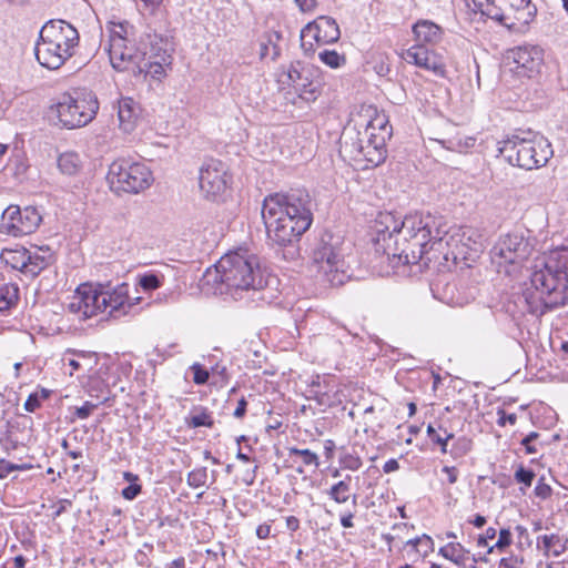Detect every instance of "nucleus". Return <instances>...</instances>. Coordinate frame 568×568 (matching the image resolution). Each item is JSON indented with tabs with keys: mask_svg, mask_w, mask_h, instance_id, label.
Here are the masks:
<instances>
[{
	"mask_svg": "<svg viewBox=\"0 0 568 568\" xmlns=\"http://www.w3.org/2000/svg\"><path fill=\"white\" fill-rule=\"evenodd\" d=\"M448 231L442 217L416 212L403 219L393 213H381L375 221L373 245L375 252L386 255L395 266H425L443 255L448 260Z\"/></svg>",
	"mask_w": 568,
	"mask_h": 568,
	"instance_id": "f257e3e1",
	"label": "nucleus"
},
{
	"mask_svg": "<svg viewBox=\"0 0 568 568\" xmlns=\"http://www.w3.org/2000/svg\"><path fill=\"white\" fill-rule=\"evenodd\" d=\"M129 29L132 27L128 22H120L110 32L105 51L113 69L128 71L144 79L148 75L154 80L164 78L165 68H171L173 60V48L169 38L155 32H145L132 43L128 39Z\"/></svg>",
	"mask_w": 568,
	"mask_h": 568,
	"instance_id": "f03ea898",
	"label": "nucleus"
},
{
	"mask_svg": "<svg viewBox=\"0 0 568 568\" xmlns=\"http://www.w3.org/2000/svg\"><path fill=\"white\" fill-rule=\"evenodd\" d=\"M315 207L316 203L304 189L268 194L262 205L268 241L281 247L300 241L313 223Z\"/></svg>",
	"mask_w": 568,
	"mask_h": 568,
	"instance_id": "7ed1b4c3",
	"label": "nucleus"
},
{
	"mask_svg": "<svg viewBox=\"0 0 568 568\" xmlns=\"http://www.w3.org/2000/svg\"><path fill=\"white\" fill-rule=\"evenodd\" d=\"M202 278V287L212 286L215 295L242 300L245 293L257 292L268 285L260 267L258 258L247 251L230 252L222 256Z\"/></svg>",
	"mask_w": 568,
	"mask_h": 568,
	"instance_id": "20e7f679",
	"label": "nucleus"
},
{
	"mask_svg": "<svg viewBox=\"0 0 568 568\" xmlns=\"http://www.w3.org/2000/svg\"><path fill=\"white\" fill-rule=\"evenodd\" d=\"M535 291L547 307L568 303V246L535 257Z\"/></svg>",
	"mask_w": 568,
	"mask_h": 568,
	"instance_id": "39448f33",
	"label": "nucleus"
},
{
	"mask_svg": "<svg viewBox=\"0 0 568 568\" xmlns=\"http://www.w3.org/2000/svg\"><path fill=\"white\" fill-rule=\"evenodd\" d=\"M347 248L345 237L341 232L324 230L314 241L313 263L318 266L332 286L343 285L351 277L345 270Z\"/></svg>",
	"mask_w": 568,
	"mask_h": 568,
	"instance_id": "423d86ee",
	"label": "nucleus"
},
{
	"mask_svg": "<svg viewBox=\"0 0 568 568\" xmlns=\"http://www.w3.org/2000/svg\"><path fill=\"white\" fill-rule=\"evenodd\" d=\"M54 108L61 125L72 130L87 125L95 118L99 101L92 91L74 89L63 93Z\"/></svg>",
	"mask_w": 568,
	"mask_h": 568,
	"instance_id": "0eeeda50",
	"label": "nucleus"
},
{
	"mask_svg": "<svg viewBox=\"0 0 568 568\" xmlns=\"http://www.w3.org/2000/svg\"><path fill=\"white\" fill-rule=\"evenodd\" d=\"M108 182L112 191L138 194L151 186L153 175L151 170L140 162L121 159L111 163Z\"/></svg>",
	"mask_w": 568,
	"mask_h": 568,
	"instance_id": "6e6552de",
	"label": "nucleus"
},
{
	"mask_svg": "<svg viewBox=\"0 0 568 568\" xmlns=\"http://www.w3.org/2000/svg\"><path fill=\"white\" fill-rule=\"evenodd\" d=\"M392 134L393 128L385 116H378L368 122L364 130L366 141L363 149L362 161H366L373 166L382 164L387 156L386 141L390 139Z\"/></svg>",
	"mask_w": 568,
	"mask_h": 568,
	"instance_id": "1a4fd4ad",
	"label": "nucleus"
},
{
	"mask_svg": "<svg viewBox=\"0 0 568 568\" xmlns=\"http://www.w3.org/2000/svg\"><path fill=\"white\" fill-rule=\"evenodd\" d=\"M532 252V246L524 236L518 234H508L501 237L490 250L494 263L501 266L503 264L518 265L529 270L526 265L528 257Z\"/></svg>",
	"mask_w": 568,
	"mask_h": 568,
	"instance_id": "9d476101",
	"label": "nucleus"
},
{
	"mask_svg": "<svg viewBox=\"0 0 568 568\" xmlns=\"http://www.w3.org/2000/svg\"><path fill=\"white\" fill-rule=\"evenodd\" d=\"M42 221L36 207L8 206L1 216L0 233L20 237L33 233Z\"/></svg>",
	"mask_w": 568,
	"mask_h": 568,
	"instance_id": "9b49d317",
	"label": "nucleus"
},
{
	"mask_svg": "<svg viewBox=\"0 0 568 568\" xmlns=\"http://www.w3.org/2000/svg\"><path fill=\"white\" fill-rule=\"evenodd\" d=\"M277 82L282 88L292 87L297 98L305 102H314L318 97L317 87L312 79V70L301 61L292 62L287 70L278 75Z\"/></svg>",
	"mask_w": 568,
	"mask_h": 568,
	"instance_id": "f8f14e48",
	"label": "nucleus"
},
{
	"mask_svg": "<svg viewBox=\"0 0 568 568\" xmlns=\"http://www.w3.org/2000/svg\"><path fill=\"white\" fill-rule=\"evenodd\" d=\"M227 183L226 166L222 161L209 159L203 162L199 172V185L206 199L215 201L226 191Z\"/></svg>",
	"mask_w": 568,
	"mask_h": 568,
	"instance_id": "ddd939ff",
	"label": "nucleus"
},
{
	"mask_svg": "<svg viewBox=\"0 0 568 568\" xmlns=\"http://www.w3.org/2000/svg\"><path fill=\"white\" fill-rule=\"evenodd\" d=\"M68 308L71 313L78 314L82 320H88L99 313H104L105 297L101 295L100 282L95 285H80Z\"/></svg>",
	"mask_w": 568,
	"mask_h": 568,
	"instance_id": "4468645a",
	"label": "nucleus"
},
{
	"mask_svg": "<svg viewBox=\"0 0 568 568\" xmlns=\"http://www.w3.org/2000/svg\"><path fill=\"white\" fill-rule=\"evenodd\" d=\"M101 295L105 297V312L113 318H120L130 313L134 307L139 297L132 300L129 296V285L119 283L112 285L111 281L100 282Z\"/></svg>",
	"mask_w": 568,
	"mask_h": 568,
	"instance_id": "2eb2a0df",
	"label": "nucleus"
},
{
	"mask_svg": "<svg viewBox=\"0 0 568 568\" xmlns=\"http://www.w3.org/2000/svg\"><path fill=\"white\" fill-rule=\"evenodd\" d=\"M39 36L52 44L63 49L65 54L73 55V49L79 44V32L69 22L61 19H52L40 29Z\"/></svg>",
	"mask_w": 568,
	"mask_h": 568,
	"instance_id": "dca6fc26",
	"label": "nucleus"
},
{
	"mask_svg": "<svg viewBox=\"0 0 568 568\" xmlns=\"http://www.w3.org/2000/svg\"><path fill=\"white\" fill-rule=\"evenodd\" d=\"M307 36L318 44H331L338 41L341 30L336 20L328 16H320L314 21L308 22L301 31L302 47H305L304 39Z\"/></svg>",
	"mask_w": 568,
	"mask_h": 568,
	"instance_id": "f3484780",
	"label": "nucleus"
},
{
	"mask_svg": "<svg viewBox=\"0 0 568 568\" xmlns=\"http://www.w3.org/2000/svg\"><path fill=\"white\" fill-rule=\"evenodd\" d=\"M405 60L408 63L433 72L437 77H445L446 65L443 58L426 45L417 43L405 52Z\"/></svg>",
	"mask_w": 568,
	"mask_h": 568,
	"instance_id": "a211bd4d",
	"label": "nucleus"
},
{
	"mask_svg": "<svg viewBox=\"0 0 568 568\" xmlns=\"http://www.w3.org/2000/svg\"><path fill=\"white\" fill-rule=\"evenodd\" d=\"M60 47L52 44L39 36L34 45V55L39 64L49 70H58L70 59Z\"/></svg>",
	"mask_w": 568,
	"mask_h": 568,
	"instance_id": "6ab92c4d",
	"label": "nucleus"
},
{
	"mask_svg": "<svg viewBox=\"0 0 568 568\" xmlns=\"http://www.w3.org/2000/svg\"><path fill=\"white\" fill-rule=\"evenodd\" d=\"M116 110L120 129L125 133H131L135 129L140 115L139 103L130 97H124L118 101Z\"/></svg>",
	"mask_w": 568,
	"mask_h": 568,
	"instance_id": "aec40b11",
	"label": "nucleus"
},
{
	"mask_svg": "<svg viewBox=\"0 0 568 568\" xmlns=\"http://www.w3.org/2000/svg\"><path fill=\"white\" fill-rule=\"evenodd\" d=\"M365 141L364 132L348 129L341 138V152L346 153L354 161H362Z\"/></svg>",
	"mask_w": 568,
	"mask_h": 568,
	"instance_id": "412c9836",
	"label": "nucleus"
},
{
	"mask_svg": "<svg viewBox=\"0 0 568 568\" xmlns=\"http://www.w3.org/2000/svg\"><path fill=\"white\" fill-rule=\"evenodd\" d=\"M413 32L418 42L427 44H437L444 34L442 27L430 20H418L413 26Z\"/></svg>",
	"mask_w": 568,
	"mask_h": 568,
	"instance_id": "4be33fe9",
	"label": "nucleus"
},
{
	"mask_svg": "<svg viewBox=\"0 0 568 568\" xmlns=\"http://www.w3.org/2000/svg\"><path fill=\"white\" fill-rule=\"evenodd\" d=\"M473 3V10L478 11L481 13V16H485L489 19L496 20L503 26H507L508 28H511V26H508L505 16V2H499V0H483L481 3L478 4L476 1H469V4Z\"/></svg>",
	"mask_w": 568,
	"mask_h": 568,
	"instance_id": "5701e85b",
	"label": "nucleus"
},
{
	"mask_svg": "<svg viewBox=\"0 0 568 568\" xmlns=\"http://www.w3.org/2000/svg\"><path fill=\"white\" fill-rule=\"evenodd\" d=\"M1 260L13 270H19L23 274L27 273L28 250L22 247L18 250H3L0 255Z\"/></svg>",
	"mask_w": 568,
	"mask_h": 568,
	"instance_id": "b1692460",
	"label": "nucleus"
},
{
	"mask_svg": "<svg viewBox=\"0 0 568 568\" xmlns=\"http://www.w3.org/2000/svg\"><path fill=\"white\" fill-rule=\"evenodd\" d=\"M469 554V550L460 542H448L438 550V555L450 560L457 566H465V561L468 559Z\"/></svg>",
	"mask_w": 568,
	"mask_h": 568,
	"instance_id": "393cba45",
	"label": "nucleus"
},
{
	"mask_svg": "<svg viewBox=\"0 0 568 568\" xmlns=\"http://www.w3.org/2000/svg\"><path fill=\"white\" fill-rule=\"evenodd\" d=\"M29 261H27V275L31 277L38 276L53 262L52 254H39L38 252L31 253L28 251Z\"/></svg>",
	"mask_w": 568,
	"mask_h": 568,
	"instance_id": "a878e982",
	"label": "nucleus"
},
{
	"mask_svg": "<svg viewBox=\"0 0 568 568\" xmlns=\"http://www.w3.org/2000/svg\"><path fill=\"white\" fill-rule=\"evenodd\" d=\"M552 155L554 150L550 142L545 136L535 133V169L545 166Z\"/></svg>",
	"mask_w": 568,
	"mask_h": 568,
	"instance_id": "bb28decb",
	"label": "nucleus"
},
{
	"mask_svg": "<svg viewBox=\"0 0 568 568\" xmlns=\"http://www.w3.org/2000/svg\"><path fill=\"white\" fill-rule=\"evenodd\" d=\"M19 301V287L12 283H0V312L16 306Z\"/></svg>",
	"mask_w": 568,
	"mask_h": 568,
	"instance_id": "cd10ccee",
	"label": "nucleus"
},
{
	"mask_svg": "<svg viewBox=\"0 0 568 568\" xmlns=\"http://www.w3.org/2000/svg\"><path fill=\"white\" fill-rule=\"evenodd\" d=\"M513 60L517 64V73L530 78L529 72L531 68L529 64L532 62L531 49L528 47H518L513 51Z\"/></svg>",
	"mask_w": 568,
	"mask_h": 568,
	"instance_id": "c85d7f7f",
	"label": "nucleus"
},
{
	"mask_svg": "<svg viewBox=\"0 0 568 568\" xmlns=\"http://www.w3.org/2000/svg\"><path fill=\"white\" fill-rule=\"evenodd\" d=\"M515 166L532 170V145L531 141L520 139L516 151Z\"/></svg>",
	"mask_w": 568,
	"mask_h": 568,
	"instance_id": "c756f323",
	"label": "nucleus"
},
{
	"mask_svg": "<svg viewBox=\"0 0 568 568\" xmlns=\"http://www.w3.org/2000/svg\"><path fill=\"white\" fill-rule=\"evenodd\" d=\"M351 475H346V477L338 483L334 484L327 495L337 504L346 503L351 497Z\"/></svg>",
	"mask_w": 568,
	"mask_h": 568,
	"instance_id": "7c9ffc66",
	"label": "nucleus"
},
{
	"mask_svg": "<svg viewBox=\"0 0 568 568\" xmlns=\"http://www.w3.org/2000/svg\"><path fill=\"white\" fill-rule=\"evenodd\" d=\"M59 170L67 175H74L81 168V161L75 152H64L58 158Z\"/></svg>",
	"mask_w": 568,
	"mask_h": 568,
	"instance_id": "2f4dec72",
	"label": "nucleus"
},
{
	"mask_svg": "<svg viewBox=\"0 0 568 568\" xmlns=\"http://www.w3.org/2000/svg\"><path fill=\"white\" fill-rule=\"evenodd\" d=\"M541 470H544V466L537 463L535 459V477L538 476V483L535 486V496L546 499L551 495L552 491L548 479L555 480V478L550 473L549 477L547 478L546 475L541 473Z\"/></svg>",
	"mask_w": 568,
	"mask_h": 568,
	"instance_id": "473e14b6",
	"label": "nucleus"
},
{
	"mask_svg": "<svg viewBox=\"0 0 568 568\" xmlns=\"http://www.w3.org/2000/svg\"><path fill=\"white\" fill-rule=\"evenodd\" d=\"M519 140L520 139L518 136H513L511 139L498 142V156L503 158L507 163L514 166V158H516Z\"/></svg>",
	"mask_w": 568,
	"mask_h": 568,
	"instance_id": "72a5a7b5",
	"label": "nucleus"
},
{
	"mask_svg": "<svg viewBox=\"0 0 568 568\" xmlns=\"http://www.w3.org/2000/svg\"><path fill=\"white\" fill-rule=\"evenodd\" d=\"M538 548L542 549L546 554H554L558 556L562 551V545L558 535H542L538 536Z\"/></svg>",
	"mask_w": 568,
	"mask_h": 568,
	"instance_id": "f704fd0d",
	"label": "nucleus"
},
{
	"mask_svg": "<svg viewBox=\"0 0 568 568\" xmlns=\"http://www.w3.org/2000/svg\"><path fill=\"white\" fill-rule=\"evenodd\" d=\"M476 139L473 136L453 138L442 141L445 149L458 153H466L469 149L474 148Z\"/></svg>",
	"mask_w": 568,
	"mask_h": 568,
	"instance_id": "c9c22d12",
	"label": "nucleus"
},
{
	"mask_svg": "<svg viewBox=\"0 0 568 568\" xmlns=\"http://www.w3.org/2000/svg\"><path fill=\"white\" fill-rule=\"evenodd\" d=\"M444 435L438 434L437 429L433 424H428L426 433L429 439L440 447V452L443 454L448 453V440L454 438V434L448 433L446 429H443Z\"/></svg>",
	"mask_w": 568,
	"mask_h": 568,
	"instance_id": "e433bc0d",
	"label": "nucleus"
},
{
	"mask_svg": "<svg viewBox=\"0 0 568 568\" xmlns=\"http://www.w3.org/2000/svg\"><path fill=\"white\" fill-rule=\"evenodd\" d=\"M320 60L332 69H338L346 63V58L335 50H323L318 53Z\"/></svg>",
	"mask_w": 568,
	"mask_h": 568,
	"instance_id": "4c0bfd02",
	"label": "nucleus"
},
{
	"mask_svg": "<svg viewBox=\"0 0 568 568\" xmlns=\"http://www.w3.org/2000/svg\"><path fill=\"white\" fill-rule=\"evenodd\" d=\"M213 423L211 414L205 408H201L199 413L186 418L187 426L192 428L212 427Z\"/></svg>",
	"mask_w": 568,
	"mask_h": 568,
	"instance_id": "58836bf2",
	"label": "nucleus"
},
{
	"mask_svg": "<svg viewBox=\"0 0 568 568\" xmlns=\"http://www.w3.org/2000/svg\"><path fill=\"white\" fill-rule=\"evenodd\" d=\"M471 447H473V442L469 438L462 436V437H458L453 443L448 453L450 454V456L454 459H458V458L466 456L471 450Z\"/></svg>",
	"mask_w": 568,
	"mask_h": 568,
	"instance_id": "ea45409f",
	"label": "nucleus"
},
{
	"mask_svg": "<svg viewBox=\"0 0 568 568\" xmlns=\"http://www.w3.org/2000/svg\"><path fill=\"white\" fill-rule=\"evenodd\" d=\"M163 276L153 272H146L138 276V284L144 291H153L162 285Z\"/></svg>",
	"mask_w": 568,
	"mask_h": 568,
	"instance_id": "a19ab883",
	"label": "nucleus"
},
{
	"mask_svg": "<svg viewBox=\"0 0 568 568\" xmlns=\"http://www.w3.org/2000/svg\"><path fill=\"white\" fill-rule=\"evenodd\" d=\"M207 477V468L199 467L187 474L186 483L192 488H200L206 484Z\"/></svg>",
	"mask_w": 568,
	"mask_h": 568,
	"instance_id": "79ce46f5",
	"label": "nucleus"
},
{
	"mask_svg": "<svg viewBox=\"0 0 568 568\" xmlns=\"http://www.w3.org/2000/svg\"><path fill=\"white\" fill-rule=\"evenodd\" d=\"M288 456L290 457H293V456H298L302 458V462L304 465L306 466H315L317 467L318 466V456L316 453L312 452L311 449L308 448H305V449H300V448H296V447H291L288 448Z\"/></svg>",
	"mask_w": 568,
	"mask_h": 568,
	"instance_id": "37998d69",
	"label": "nucleus"
},
{
	"mask_svg": "<svg viewBox=\"0 0 568 568\" xmlns=\"http://www.w3.org/2000/svg\"><path fill=\"white\" fill-rule=\"evenodd\" d=\"M273 37H275L276 40H278L281 38V34L277 31H274L273 33L268 34L267 43L266 42L261 43V50H260L261 59H264L268 54V44L273 45L272 60H276L278 58V55L281 53V49L277 44L273 43Z\"/></svg>",
	"mask_w": 568,
	"mask_h": 568,
	"instance_id": "c03bdc74",
	"label": "nucleus"
},
{
	"mask_svg": "<svg viewBox=\"0 0 568 568\" xmlns=\"http://www.w3.org/2000/svg\"><path fill=\"white\" fill-rule=\"evenodd\" d=\"M515 480L518 484H523L524 487L520 489L524 491L526 488L530 487L532 483V470L525 468L523 465H519L515 470Z\"/></svg>",
	"mask_w": 568,
	"mask_h": 568,
	"instance_id": "a18cd8bd",
	"label": "nucleus"
},
{
	"mask_svg": "<svg viewBox=\"0 0 568 568\" xmlns=\"http://www.w3.org/2000/svg\"><path fill=\"white\" fill-rule=\"evenodd\" d=\"M191 369L193 371V381L196 385H204L207 383L210 374L206 368L195 363L192 365Z\"/></svg>",
	"mask_w": 568,
	"mask_h": 568,
	"instance_id": "49530a36",
	"label": "nucleus"
},
{
	"mask_svg": "<svg viewBox=\"0 0 568 568\" xmlns=\"http://www.w3.org/2000/svg\"><path fill=\"white\" fill-rule=\"evenodd\" d=\"M511 532L509 529H500L498 539L494 546H490L488 548V554H490L494 548L504 549L508 547L511 544Z\"/></svg>",
	"mask_w": 568,
	"mask_h": 568,
	"instance_id": "de8ad7c7",
	"label": "nucleus"
},
{
	"mask_svg": "<svg viewBox=\"0 0 568 568\" xmlns=\"http://www.w3.org/2000/svg\"><path fill=\"white\" fill-rule=\"evenodd\" d=\"M419 558L425 559L430 552L434 551V540L430 536L423 534L419 536Z\"/></svg>",
	"mask_w": 568,
	"mask_h": 568,
	"instance_id": "09e8293b",
	"label": "nucleus"
},
{
	"mask_svg": "<svg viewBox=\"0 0 568 568\" xmlns=\"http://www.w3.org/2000/svg\"><path fill=\"white\" fill-rule=\"evenodd\" d=\"M99 405L100 404H93L87 400L82 406L75 408L74 416L79 419H85L99 407Z\"/></svg>",
	"mask_w": 568,
	"mask_h": 568,
	"instance_id": "8fccbe9b",
	"label": "nucleus"
},
{
	"mask_svg": "<svg viewBox=\"0 0 568 568\" xmlns=\"http://www.w3.org/2000/svg\"><path fill=\"white\" fill-rule=\"evenodd\" d=\"M142 491L140 484H129L121 491V495L126 500H134Z\"/></svg>",
	"mask_w": 568,
	"mask_h": 568,
	"instance_id": "3c124183",
	"label": "nucleus"
},
{
	"mask_svg": "<svg viewBox=\"0 0 568 568\" xmlns=\"http://www.w3.org/2000/svg\"><path fill=\"white\" fill-rule=\"evenodd\" d=\"M342 465L346 469L357 470L362 466V460L358 456H353V455L348 454L342 458Z\"/></svg>",
	"mask_w": 568,
	"mask_h": 568,
	"instance_id": "603ef678",
	"label": "nucleus"
},
{
	"mask_svg": "<svg viewBox=\"0 0 568 568\" xmlns=\"http://www.w3.org/2000/svg\"><path fill=\"white\" fill-rule=\"evenodd\" d=\"M41 406L39 393H31L24 402V409L29 413L36 412Z\"/></svg>",
	"mask_w": 568,
	"mask_h": 568,
	"instance_id": "864d4df0",
	"label": "nucleus"
},
{
	"mask_svg": "<svg viewBox=\"0 0 568 568\" xmlns=\"http://www.w3.org/2000/svg\"><path fill=\"white\" fill-rule=\"evenodd\" d=\"M497 535V530L493 527H489L486 529L484 535H479L477 538V546L478 547H490L488 545V540L494 539Z\"/></svg>",
	"mask_w": 568,
	"mask_h": 568,
	"instance_id": "5fc2aeb1",
	"label": "nucleus"
},
{
	"mask_svg": "<svg viewBox=\"0 0 568 568\" xmlns=\"http://www.w3.org/2000/svg\"><path fill=\"white\" fill-rule=\"evenodd\" d=\"M14 463H11L4 458H0V479L3 480L8 478L11 473L14 471Z\"/></svg>",
	"mask_w": 568,
	"mask_h": 568,
	"instance_id": "6e6d98bb",
	"label": "nucleus"
},
{
	"mask_svg": "<svg viewBox=\"0 0 568 568\" xmlns=\"http://www.w3.org/2000/svg\"><path fill=\"white\" fill-rule=\"evenodd\" d=\"M499 2H505V8L509 7L510 9H514L516 11H520L525 8H527L531 0H499Z\"/></svg>",
	"mask_w": 568,
	"mask_h": 568,
	"instance_id": "4d7b16f0",
	"label": "nucleus"
},
{
	"mask_svg": "<svg viewBox=\"0 0 568 568\" xmlns=\"http://www.w3.org/2000/svg\"><path fill=\"white\" fill-rule=\"evenodd\" d=\"M515 530L517 531L518 534V544L520 547H523L524 545L529 547L530 546V539H529V534H528V530L520 526V525H517L515 527Z\"/></svg>",
	"mask_w": 568,
	"mask_h": 568,
	"instance_id": "13d9d810",
	"label": "nucleus"
},
{
	"mask_svg": "<svg viewBox=\"0 0 568 568\" xmlns=\"http://www.w3.org/2000/svg\"><path fill=\"white\" fill-rule=\"evenodd\" d=\"M247 410V400L245 397H241L237 402L236 408L233 412L235 418H243Z\"/></svg>",
	"mask_w": 568,
	"mask_h": 568,
	"instance_id": "bf43d9fd",
	"label": "nucleus"
},
{
	"mask_svg": "<svg viewBox=\"0 0 568 568\" xmlns=\"http://www.w3.org/2000/svg\"><path fill=\"white\" fill-rule=\"evenodd\" d=\"M297 7L303 12H308L315 9L317 1L316 0H294Z\"/></svg>",
	"mask_w": 568,
	"mask_h": 568,
	"instance_id": "052dcab7",
	"label": "nucleus"
},
{
	"mask_svg": "<svg viewBox=\"0 0 568 568\" xmlns=\"http://www.w3.org/2000/svg\"><path fill=\"white\" fill-rule=\"evenodd\" d=\"M354 516H355L354 511L344 513L341 516V525H342V527L343 528H352V527H354V523H353Z\"/></svg>",
	"mask_w": 568,
	"mask_h": 568,
	"instance_id": "680f3d73",
	"label": "nucleus"
},
{
	"mask_svg": "<svg viewBox=\"0 0 568 568\" xmlns=\"http://www.w3.org/2000/svg\"><path fill=\"white\" fill-rule=\"evenodd\" d=\"M442 470H443V473H446L448 475V483L449 484H455L457 481L458 470H457L456 467H454V466H444Z\"/></svg>",
	"mask_w": 568,
	"mask_h": 568,
	"instance_id": "e2e57ef3",
	"label": "nucleus"
},
{
	"mask_svg": "<svg viewBox=\"0 0 568 568\" xmlns=\"http://www.w3.org/2000/svg\"><path fill=\"white\" fill-rule=\"evenodd\" d=\"M271 535V525L262 524L256 528V536L260 539H266Z\"/></svg>",
	"mask_w": 568,
	"mask_h": 568,
	"instance_id": "0e129e2a",
	"label": "nucleus"
},
{
	"mask_svg": "<svg viewBox=\"0 0 568 568\" xmlns=\"http://www.w3.org/2000/svg\"><path fill=\"white\" fill-rule=\"evenodd\" d=\"M399 469V463L397 462V459L395 458H390L388 459L384 466H383V471L385 474H389V473H393V471H396Z\"/></svg>",
	"mask_w": 568,
	"mask_h": 568,
	"instance_id": "69168bd1",
	"label": "nucleus"
},
{
	"mask_svg": "<svg viewBox=\"0 0 568 568\" xmlns=\"http://www.w3.org/2000/svg\"><path fill=\"white\" fill-rule=\"evenodd\" d=\"M500 414H501V415H500V416H499V418H498V424H499L500 426H505V425H506V423H509V424H511V425H514V424H515V422H516V415H515V414H508V415H507L504 410H501V412H500Z\"/></svg>",
	"mask_w": 568,
	"mask_h": 568,
	"instance_id": "338daca9",
	"label": "nucleus"
},
{
	"mask_svg": "<svg viewBox=\"0 0 568 568\" xmlns=\"http://www.w3.org/2000/svg\"><path fill=\"white\" fill-rule=\"evenodd\" d=\"M286 528L291 531H296L300 528V520L295 516H288L286 518Z\"/></svg>",
	"mask_w": 568,
	"mask_h": 568,
	"instance_id": "774afa93",
	"label": "nucleus"
}]
</instances>
